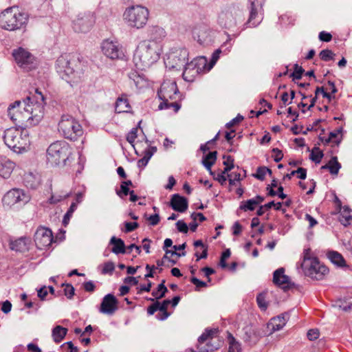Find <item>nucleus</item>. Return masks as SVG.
Wrapping results in <instances>:
<instances>
[{
	"mask_svg": "<svg viewBox=\"0 0 352 352\" xmlns=\"http://www.w3.org/2000/svg\"><path fill=\"white\" fill-rule=\"evenodd\" d=\"M37 96H27L23 102L16 100L8 108V116L21 128L26 129L38 124L44 115V96L36 90Z\"/></svg>",
	"mask_w": 352,
	"mask_h": 352,
	"instance_id": "1",
	"label": "nucleus"
},
{
	"mask_svg": "<svg viewBox=\"0 0 352 352\" xmlns=\"http://www.w3.org/2000/svg\"><path fill=\"white\" fill-rule=\"evenodd\" d=\"M56 69L62 78L69 83L77 82L83 74L79 56L76 54H65L59 56Z\"/></svg>",
	"mask_w": 352,
	"mask_h": 352,
	"instance_id": "2",
	"label": "nucleus"
},
{
	"mask_svg": "<svg viewBox=\"0 0 352 352\" xmlns=\"http://www.w3.org/2000/svg\"><path fill=\"white\" fill-rule=\"evenodd\" d=\"M161 45L152 41H143L138 45L133 56L137 68L144 70L160 58Z\"/></svg>",
	"mask_w": 352,
	"mask_h": 352,
	"instance_id": "3",
	"label": "nucleus"
},
{
	"mask_svg": "<svg viewBox=\"0 0 352 352\" xmlns=\"http://www.w3.org/2000/svg\"><path fill=\"white\" fill-rule=\"evenodd\" d=\"M3 140L5 144L16 153L26 151L30 141L29 132L26 129H8L4 131Z\"/></svg>",
	"mask_w": 352,
	"mask_h": 352,
	"instance_id": "4",
	"label": "nucleus"
},
{
	"mask_svg": "<svg viewBox=\"0 0 352 352\" xmlns=\"http://www.w3.org/2000/svg\"><path fill=\"white\" fill-rule=\"evenodd\" d=\"M28 15L21 12L17 8H8L0 14V27L14 31L21 28L28 22Z\"/></svg>",
	"mask_w": 352,
	"mask_h": 352,
	"instance_id": "5",
	"label": "nucleus"
},
{
	"mask_svg": "<svg viewBox=\"0 0 352 352\" xmlns=\"http://www.w3.org/2000/svg\"><path fill=\"white\" fill-rule=\"evenodd\" d=\"M157 95L160 99L162 100L158 107L160 109L173 107L175 112L179 111L181 105L177 101L169 102V100H176L179 95L175 82H164L157 92Z\"/></svg>",
	"mask_w": 352,
	"mask_h": 352,
	"instance_id": "6",
	"label": "nucleus"
},
{
	"mask_svg": "<svg viewBox=\"0 0 352 352\" xmlns=\"http://www.w3.org/2000/svg\"><path fill=\"white\" fill-rule=\"evenodd\" d=\"M301 267L305 274L311 279L322 280L329 272V269L321 264L317 258L310 256L309 250L304 252Z\"/></svg>",
	"mask_w": 352,
	"mask_h": 352,
	"instance_id": "7",
	"label": "nucleus"
},
{
	"mask_svg": "<svg viewBox=\"0 0 352 352\" xmlns=\"http://www.w3.org/2000/svg\"><path fill=\"white\" fill-rule=\"evenodd\" d=\"M69 154V148L66 142H55L51 144L47 150V163L51 166L65 165Z\"/></svg>",
	"mask_w": 352,
	"mask_h": 352,
	"instance_id": "8",
	"label": "nucleus"
},
{
	"mask_svg": "<svg viewBox=\"0 0 352 352\" xmlns=\"http://www.w3.org/2000/svg\"><path fill=\"white\" fill-rule=\"evenodd\" d=\"M58 131L66 138L76 140L82 135V128L78 122L69 115H63L58 122Z\"/></svg>",
	"mask_w": 352,
	"mask_h": 352,
	"instance_id": "9",
	"label": "nucleus"
},
{
	"mask_svg": "<svg viewBox=\"0 0 352 352\" xmlns=\"http://www.w3.org/2000/svg\"><path fill=\"white\" fill-rule=\"evenodd\" d=\"M148 14L149 12L146 8L142 6H135L128 8L124 12V16L130 26L139 29L146 24Z\"/></svg>",
	"mask_w": 352,
	"mask_h": 352,
	"instance_id": "10",
	"label": "nucleus"
},
{
	"mask_svg": "<svg viewBox=\"0 0 352 352\" xmlns=\"http://www.w3.org/2000/svg\"><path fill=\"white\" fill-rule=\"evenodd\" d=\"M188 52L186 48L173 47L167 54L166 67L181 71L188 63Z\"/></svg>",
	"mask_w": 352,
	"mask_h": 352,
	"instance_id": "11",
	"label": "nucleus"
},
{
	"mask_svg": "<svg viewBox=\"0 0 352 352\" xmlns=\"http://www.w3.org/2000/svg\"><path fill=\"white\" fill-rule=\"evenodd\" d=\"M30 200V195L20 188H12L7 192L2 199L3 205L6 208L21 206Z\"/></svg>",
	"mask_w": 352,
	"mask_h": 352,
	"instance_id": "12",
	"label": "nucleus"
},
{
	"mask_svg": "<svg viewBox=\"0 0 352 352\" xmlns=\"http://www.w3.org/2000/svg\"><path fill=\"white\" fill-rule=\"evenodd\" d=\"M265 0H248L249 18L244 24L245 28L257 26L263 20Z\"/></svg>",
	"mask_w": 352,
	"mask_h": 352,
	"instance_id": "13",
	"label": "nucleus"
},
{
	"mask_svg": "<svg viewBox=\"0 0 352 352\" xmlns=\"http://www.w3.org/2000/svg\"><path fill=\"white\" fill-rule=\"evenodd\" d=\"M241 10L234 6L223 9L218 16V23L223 28L232 30L236 26L237 17L240 15Z\"/></svg>",
	"mask_w": 352,
	"mask_h": 352,
	"instance_id": "14",
	"label": "nucleus"
},
{
	"mask_svg": "<svg viewBox=\"0 0 352 352\" xmlns=\"http://www.w3.org/2000/svg\"><path fill=\"white\" fill-rule=\"evenodd\" d=\"M16 63L26 70H31L36 67V63L33 55L27 50L19 47L12 52Z\"/></svg>",
	"mask_w": 352,
	"mask_h": 352,
	"instance_id": "15",
	"label": "nucleus"
},
{
	"mask_svg": "<svg viewBox=\"0 0 352 352\" xmlns=\"http://www.w3.org/2000/svg\"><path fill=\"white\" fill-rule=\"evenodd\" d=\"M53 241V235L51 230L45 228L37 229L34 234V242L40 250L45 249L51 245Z\"/></svg>",
	"mask_w": 352,
	"mask_h": 352,
	"instance_id": "16",
	"label": "nucleus"
},
{
	"mask_svg": "<svg viewBox=\"0 0 352 352\" xmlns=\"http://www.w3.org/2000/svg\"><path fill=\"white\" fill-rule=\"evenodd\" d=\"M216 330H206L198 338V349L200 352H212L219 348V344L214 345L212 343V335Z\"/></svg>",
	"mask_w": 352,
	"mask_h": 352,
	"instance_id": "17",
	"label": "nucleus"
},
{
	"mask_svg": "<svg viewBox=\"0 0 352 352\" xmlns=\"http://www.w3.org/2000/svg\"><path fill=\"white\" fill-rule=\"evenodd\" d=\"M101 48L103 54L111 59L121 58L124 56L122 47L117 42L104 41Z\"/></svg>",
	"mask_w": 352,
	"mask_h": 352,
	"instance_id": "18",
	"label": "nucleus"
},
{
	"mask_svg": "<svg viewBox=\"0 0 352 352\" xmlns=\"http://www.w3.org/2000/svg\"><path fill=\"white\" fill-rule=\"evenodd\" d=\"M285 269L283 267L278 268L275 270L273 274V283L287 291L294 287L295 284L290 281L289 277L284 274Z\"/></svg>",
	"mask_w": 352,
	"mask_h": 352,
	"instance_id": "19",
	"label": "nucleus"
},
{
	"mask_svg": "<svg viewBox=\"0 0 352 352\" xmlns=\"http://www.w3.org/2000/svg\"><path fill=\"white\" fill-rule=\"evenodd\" d=\"M118 301L111 294H108L102 298L100 311L102 314L112 315L118 309Z\"/></svg>",
	"mask_w": 352,
	"mask_h": 352,
	"instance_id": "20",
	"label": "nucleus"
},
{
	"mask_svg": "<svg viewBox=\"0 0 352 352\" xmlns=\"http://www.w3.org/2000/svg\"><path fill=\"white\" fill-rule=\"evenodd\" d=\"M93 25V21L89 15H78L73 21V28L76 32L86 33Z\"/></svg>",
	"mask_w": 352,
	"mask_h": 352,
	"instance_id": "21",
	"label": "nucleus"
},
{
	"mask_svg": "<svg viewBox=\"0 0 352 352\" xmlns=\"http://www.w3.org/2000/svg\"><path fill=\"white\" fill-rule=\"evenodd\" d=\"M192 36L199 44L205 45L210 42V31L205 25L196 26L192 30Z\"/></svg>",
	"mask_w": 352,
	"mask_h": 352,
	"instance_id": "22",
	"label": "nucleus"
},
{
	"mask_svg": "<svg viewBox=\"0 0 352 352\" xmlns=\"http://www.w3.org/2000/svg\"><path fill=\"white\" fill-rule=\"evenodd\" d=\"M170 206L175 211L184 212L188 209V203L186 198L179 194H174L171 197Z\"/></svg>",
	"mask_w": 352,
	"mask_h": 352,
	"instance_id": "23",
	"label": "nucleus"
},
{
	"mask_svg": "<svg viewBox=\"0 0 352 352\" xmlns=\"http://www.w3.org/2000/svg\"><path fill=\"white\" fill-rule=\"evenodd\" d=\"M14 168V163L6 157L0 156V176L8 178Z\"/></svg>",
	"mask_w": 352,
	"mask_h": 352,
	"instance_id": "24",
	"label": "nucleus"
},
{
	"mask_svg": "<svg viewBox=\"0 0 352 352\" xmlns=\"http://www.w3.org/2000/svg\"><path fill=\"white\" fill-rule=\"evenodd\" d=\"M30 239L27 237H21L10 243V249L16 252H24L29 250Z\"/></svg>",
	"mask_w": 352,
	"mask_h": 352,
	"instance_id": "25",
	"label": "nucleus"
},
{
	"mask_svg": "<svg viewBox=\"0 0 352 352\" xmlns=\"http://www.w3.org/2000/svg\"><path fill=\"white\" fill-rule=\"evenodd\" d=\"M183 70L182 76L186 81L192 82L195 76L198 73V68L193 62L186 63V66L182 69Z\"/></svg>",
	"mask_w": 352,
	"mask_h": 352,
	"instance_id": "26",
	"label": "nucleus"
},
{
	"mask_svg": "<svg viewBox=\"0 0 352 352\" xmlns=\"http://www.w3.org/2000/svg\"><path fill=\"white\" fill-rule=\"evenodd\" d=\"M148 34L149 37L148 41H155L160 44V41L165 36V31L159 26H151L148 29Z\"/></svg>",
	"mask_w": 352,
	"mask_h": 352,
	"instance_id": "27",
	"label": "nucleus"
},
{
	"mask_svg": "<svg viewBox=\"0 0 352 352\" xmlns=\"http://www.w3.org/2000/svg\"><path fill=\"white\" fill-rule=\"evenodd\" d=\"M286 315L278 316L276 318H274L267 324V328L274 332L280 330L286 323Z\"/></svg>",
	"mask_w": 352,
	"mask_h": 352,
	"instance_id": "28",
	"label": "nucleus"
},
{
	"mask_svg": "<svg viewBox=\"0 0 352 352\" xmlns=\"http://www.w3.org/2000/svg\"><path fill=\"white\" fill-rule=\"evenodd\" d=\"M109 244L113 245L111 252L116 254H125L126 252L124 242L120 238L112 236L110 239Z\"/></svg>",
	"mask_w": 352,
	"mask_h": 352,
	"instance_id": "29",
	"label": "nucleus"
},
{
	"mask_svg": "<svg viewBox=\"0 0 352 352\" xmlns=\"http://www.w3.org/2000/svg\"><path fill=\"white\" fill-rule=\"evenodd\" d=\"M131 106L126 96H122L117 99L115 106L116 113H128L130 111Z\"/></svg>",
	"mask_w": 352,
	"mask_h": 352,
	"instance_id": "30",
	"label": "nucleus"
},
{
	"mask_svg": "<svg viewBox=\"0 0 352 352\" xmlns=\"http://www.w3.org/2000/svg\"><path fill=\"white\" fill-rule=\"evenodd\" d=\"M327 257L332 263L338 267H343L346 266V261L342 255L336 251H329L327 253Z\"/></svg>",
	"mask_w": 352,
	"mask_h": 352,
	"instance_id": "31",
	"label": "nucleus"
},
{
	"mask_svg": "<svg viewBox=\"0 0 352 352\" xmlns=\"http://www.w3.org/2000/svg\"><path fill=\"white\" fill-rule=\"evenodd\" d=\"M217 151L209 152L207 155H204L202 158V164L210 172V175H213L214 172L212 171L211 167L217 160Z\"/></svg>",
	"mask_w": 352,
	"mask_h": 352,
	"instance_id": "32",
	"label": "nucleus"
},
{
	"mask_svg": "<svg viewBox=\"0 0 352 352\" xmlns=\"http://www.w3.org/2000/svg\"><path fill=\"white\" fill-rule=\"evenodd\" d=\"M67 333V329L63 327L62 326L58 325L56 326L52 332V336L54 341L56 343L60 342L63 338L65 337Z\"/></svg>",
	"mask_w": 352,
	"mask_h": 352,
	"instance_id": "33",
	"label": "nucleus"
},
{
	"mask_svg": "<svg viewBox=\"0 0 352 352\" xmlns=\"http://www.w3.org/2000/svg\"><path fill=\"white\" fill-rule=\"evenodd\" d=\"M352 220L351 210L346 206L343 207L339 215L340 222L346 226L351 224Z\"/></svg>",
	"mask_w": 352,
	"mask_h": 352,
	"instance_id": "34",
	"label": "nucleus"
},
{
	"mask_svg": "<svg viewBox=\"0 0 352 352\" xmlns=\"http://www.w3.org/2000/svg\"><path fill=\"white\" fill-rule=\"evenodd\" d=\"M233 168L234 165L232 164L230 167H225L224 169L218 174L215 175L214 173L212 175L214 179L218 181L221 185H223L227 180L228 172L230 171Z\"/></svg>",
	"mask_w": 352,
	"mask_h": 352,
	"instance_id": "35",
	"label": "nucleus"
},
{
	"mask_svg": "<svg viewBox=\"0 0 352 352\" xmlns=\"http://www.w3.org/2000/svg\"><path fill=\"white\" fill-rule=\"evenodd\" d=\"M333 307L349 312L352 310V302L348 300L338 299L333 304Z\"/></svg>",
	"mask_w": 352,
	"mask_h": 352,
	"instance_id": "36",
	"label": "nucleus"
},
{
	"mask_svg": "<svg viewBox=\"0 0 352 352\" xmlns=\"http://www.w3.org/2000/svg\"><path fill=\"white\" fill-rule=\"evenodd\" d=\"M165 280H163L162 283L158 285L156 290H153L152 292V296L155 298V299H161L165 296L166 293L168 292L166 287L164 285Z\"/></svg>",
	"mask_w": 352,
	"mask_h": 352,
	"instance_id": "37",
	"label": "nucleus"
},
{
	"mask_svg": "<svg viewBox=\"0 0 352 352\" xmlns=\"http://www.w3.org/2000/svg\"><path fill=\"white\" fill-rule=\"evenodd\" d=\"M228 342L229 343V352H241V344L236 340L231 333L228 335Z\"/></svg>",
	"mask_w": 352,
	"mask_h": 352,
	"instance_id": "38",
	"label": "nucleus"
},
{
	"mask_svg": "<svg viewBox=\"0 0 352 352\" xmlns=\"http://www.w3.org/2000/svg\"><path fill=\"white\" fill-rule=\"evenodd\" d=\"M170 304V300H164L162 302H160V305L157 306L158 310L162 312L161 316L158 317V318L161 320H166L169 316L170 313L167 311L168 306Z\"/></svg>",
	"mask_w": 352,
	"mask_h": 352,
	"instance_id": "39",
	"label": "nucleus"
},
{
	"mask_svg": "<svg viewBox=\"0 0 352 352\" xmlns=\"http://www.w3.org/2000/svg\"><path fill=\"white\" fill-rule=\"evenodd\" d=\"M329 170L332 175H337L341 168V164L338 162L337 157H332L329 162Z\"/></svg>",
	"mask_w": 352,
	"mask_h": 352,
	"instance_id": "40",
	"label": "nucleus"
},
{
	"mask_svg": "<svg viewBox=\"0 0 352 352\" xmlns=\"http://www.w3.org/2000/svg\"><path fill=\"white\" fill-rule=\"evenodd\" d=\"M256 203L252 199H248L247 201H243L241 203L239 206V210L243 211H253L256 207Z\"/></svg>",
	"mask_w": 352,
	"mask_h": 352,
	"instance_id": "41",
	"label": "nucleus"
},
{
	"mask_svg": "<svg viewBox=\"0 0 352 352\" xmlns=\"http://www.w3.org/2000/svg\"><path fill=\"white\" fill-rule=\"evenodd\" d=\"M324 154L318 147H314L310 154L309 158L316 164L320 162Z\"/></svg>",
	"mask_w": 352,
	"mask_h": 352,
	"instance_id": "42",
	"label": "nucleus"
},
{
	"mask_svg": "<svg viewBox=\"0 0 352 352\" xmlns=\"http://www.w3.org/2000/svg\"><path fill=\"white\" fill-rule=\"evenodd\" d=\"M319 56L321 60L329 61L334 59L335 54L331 50L325 49L320 52Z\"/></svg>",
	"mask_w": 352,
	"mask_h": 352,
	"instance_id": "43",
	"label": "nucleus"
},
{
	"mask_svg": "<svg viewBox=\"0 0 352 352\" xmlns=\"http://www.w3.org/2000/svg\"><path fill=\"white\" fill-rule=\"evenodd\" d=\"M294 67V71L290 74V77H292L293 80L295 81L296 80H298L302 78V75L304 73L305 69L298 64H295Z\"/></svg>",
	"mask_w": 352,
	"mask_h": 352,
	"instance_id": "44",
	"label": "nucleus"
},
{
	"mask_svg": "<svg viewBox=\"0 0 352 352\" xmlns=\"http://www.w3.org/2000/svg\"><path fill=\"white\" fill-rule=\"evenodd\" d=\"M267 293L263 292L260 293L256 297V302L258 306L263 310H265L267 308V303L265 300Z\"/></svg>",
	"mask_w": 352,
	"mask_h": 352,
	"instance_id": "45",
	"label": "nucleus"
},
{
	"mask_svg": "<svg viewBox=\"0 0 352 352\" xmlns=\"http://www.w3.org/2000/svg\"><path fill=\"white\" fill-rule=\"evenodd\" d=\"M69 196V193H65V194H58L55 193L52 195L51 197L49 199V201L50 204H57L59 201L63 200L64 199H66Z\"/></svg>",
	"mask_w": 352,
	"mask_h": 352,
	"instance_id": "46",
	"label": "nucleus"
},
{
	"mask_svg": "<svg viewBox=\"0 0 352 352\" xmlns=\"http://www.w3.org/2000/svg\"><path fill=\"white\" fill-rule=\"evenodd\" d=\"M152 153L153 152H144V157L138 162V166L139 168H144L147 165L151 157L153 156Z\"/></svg>",
	"mask_w": 352,
	"mask_h": 352,
	"instance_id": "47",
	"label": "nucleus"
},
{
	"mask_svg": "<svg viewBox=\"0 0 352 352\" xmlns=\"http://www.w3.org/2000/svg\"><path fill=\"white\" fill-rule=\"evenodd\" d=\"M138 128H133L126 135V140L133 146V143L137 138Z\"/></svg>",
	"mask_w": 352,
	"mask_h": 352,
	"instance_id": "48",
	"label": "nucleus"
},
{
	"mask_svg": "<svg viewBox=\"0 0 352 352\" xmlns=\"http://www.w3.org/2000/svg\"><path fill=\"white\" fill-rule=\"evenodd\" d=\"M115 270V265L113 262L108 261L104 264L102 274H111Z\"/></svg>",
	"mask_w": 352,
	"mask_h": 352,
	"instance_id": "49",
	"label": "nucleus"
},
{
	"mask_svg": "<svg viewBox=\"0 0 352 352\" xmlns=\"http://www.w3.org/2000/svg\"><path fill=\"white\" fill-rule=\"evenodd\" d=\"M228 178L229 181V184L230 186L234 185L235 182H239L241 179V174L239 173H232L230 174H228Z\"/></svg>",
	"mask_w": 352,
	"mask_h": 352,
	"instance_id": "50",
	"label": "nucleus"
},
{
	"mask_svg": "<svg viewBox=\"0 0 352 352\" xmlns=\"http://www.w3.org/2000/svg\"><path fill=\"white\" fill-rule=\"evenodd\" d=\"M130 191L131 190H129V187L124 186L122 183H121V185H120V190H118V189L116 190V194L120 198H123L124 197L128 195L129 193L130 192Z\"/></svg>",
	"mask_w": 352,
	"mask_h": 352,
	"instance_id": "51",
	"label": "nucleus"
},
{
	"mask_svg": "<svg viewBox=\"0 0 352 352\" xmlns=\"http://www.w3.org/2000/svg\"><path fill=\"white\" fill-rule=\"evenodd\" d=\"M265 175L266 172L265 166H259L257 168L256 173L254 174L253 176L261 181H263L265 179Z\"/></svg>",
	"mask_w": 352,
	"mask_h": 352,
	"instance_id": "52",
	"label": "nucleus"
},
{
	"mask_svg": "<svg viewBox=\"0 0 352 352\" xmlns=\"http://www.w3.org/2000/svg\"><path fill=\"white\" fill-rule=\"evenodd\" d=\"M307 336L309 340L314 341L319 338L320 332L317 329H312L308 331Z\"/></svg>",
	"mask_w": 352,
	"mask_h": 352,
	"instance_id": "53",
	"label": "nucleus"
},
{
	"mask_svg": "<svg viewBox=\"0 0 352 352\" xmlns=\"http://www.w3.org/2000/svg\"><path fill=\"white\" fill-rule=\"evenodd\" d=\"M75 289L74 287L70 285H65V287L64 289L65 295L69 298L71 299L74 295Z\"/></svg>",
	"mask_w": 352,
	"mask_h": 352,
	"instance_id": "54",
	"label": "nucleus"
},
{
	"mask_svg": "<svg viewBox=\"0 0 352 352\" xmlns=\"http://www.w3.org/2000/svg\"><path fill=\"white\" fill-rule=\"evenodd\" d=\"M176 226H177V229L180 232L186 234L188 231V228L187 224L185 222H184L183 221H181V220L178 221L176 223Z\"/></svg>",
	"mask_w": 352,
	"mask_h": 352,
	"instance_id": "55",
	"label": "nucleus"
},
{
	"mask_svg": "<svg viewBox=\"0 0 352 352\" xmlns=\"http://www.w3.org/2000/svg\"><path fill=\"white\" fill-rule=\"evenodd\" d=\"M125 232H131L138 228L139 224L137 222H126Z\"/></svg>",
	"mask_w": 352,
	"mask_h": 352,
	"instance_id": "56",
	"label": "nucleus"
},
{
	"mask_svg": "<svg viewBox=\"0 0 352 352\" xmlns=\"http://www.w3.org/2000/svg\"><path fill=\"white\" fill-rule=\"evenodd\" d=\"M48 294L47 288L46 286H43L37 290V296L41 300H44Z\"/></svg>",
	"mask_w": 352,
	"mask_h": 352,
	"instance_id": "57",
	"label": "nucleus"
},
{
	"mask_svg": "<svg viewBox=\"0 0 352 352\" xmlns=\"http://www.w3.org/2000/svg\"><path fill=\"white\" fill-rule=\"evenodd\" d=\"M243 120V116H241L240 114H238V116L233 118L231 121L228 122L226 124L227 128H231L232 126H234L236 124L239 123Z\"/></svg>",
	"mask_w": 352,
	"mask_h": 352,
	"instance_id": "58",
	"label": "nucleus"
},
{
	"mask_svg": "<svg viewBox=\"0 0 352 352\" xmlns=\"http://www.w3.org/2000/svg\"><path fill=\"white\" fill-rule=\"evenodd\" d=\"M272 152L274 154V160L276 162H278L283 159V153L282 151L278 148H275L272 149Z\"/></svg>",
	"mask_w": 352,
	"mask_h": 352,
	"instance_id": "59",
	"label": "nucleus"
},
{
	"mask_svg": "<svg viewBox=\"0 0 352 352\" xmlns=\"http://www.w3.org/2000/svg\"><path fill=\"white\" fill-rule=\"evenodd\" d=\"M332 38V36L330 33L324 31L320 32L319 34V39L322 41L329 42Z\"/></svg>",
	"mask_w": 352,
	"mask_h": 352,
	"instance_id": "60",
	"label": "nucleus"
},
{
	"mask_svg": "<svg viewBox=\"0 0 352 352\" xmlns=\"http://www.w3.org/2000/svg\"><path fill=\"white\" fill-rule=\"evenodd\" d=\"M83 288L87 292H93L96 286L93 281L89 280L83 283Z\"/></svg>",
	"mask_w": 352,
	"mask_h": 352,
	"instance_id": "61",
	"label": "nucleus"
},
{
	"mask_svg": "<svg viewBox=\"0 0 352 352\" xmlns=\"http://www.w3.org/2000/svg\"><path fill=\"white\" fill-rule=\"evenodd\" d=\"M190 281L192 283L195 285L197 288L205 287L207 286V284L206 282L200 280L196 277H192L190 278Z\"/></svg>",
	"mask_w": 352,
	"mask_h": 352,
	"instance_id": "62",
	"label": "nucleus"
},
{
	"mask_svg": "<svg viewBox=\"0 0 352 352\" xmlns=\"http://www.w3.org/2000/svg\"><path fill=\"white\" fill-rule=\"evenodd\" d=\"M160 305V302L156 300L154 303L150 305L147 309V313L148 315H153L158 310L157 306Z\"/></svg>",
	"mask_w": 352,
	"mask_h": 352,
	"instance_id": "63",
	"label": "nucleus"
},
{
	"mask_svg": "<svg viewBox=\"0 0 352 352\" xmlns=\"http://www.w3.org/2000/svg\"><path fill=\"white\" fill-rule=\"evenodd\" d=\"M160 216L157 213L151 215L148 219L151 226H156L157 224H158V223L160 222Z\"/></svg>",
	"mask_w": 352,
	"mask_h": 352,
	"instance_id": "64",
	"label": "nucleus"
}]
</instances>
